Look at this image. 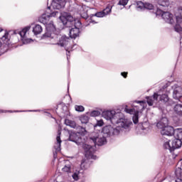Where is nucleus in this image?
<instances>
[{
    "mask_svg": "<svg viewBox=\"0 0 182 182\" xmlns=\"http://www.w3.org/2000/svg\"><path fill=\"white\" fill-rule=\"evenodd\" d=\"M127 2H129V0H119L118 2V5L126 6V5H127Z\"/></svg>",
    "mask_w": 182,
    "mask_h": 182,
    "instance_id": "obj_39",
    "label": "nucleus"
},
{
    "mask_svg": "<svg viewBox=\"0 0 182 182\" xmlns=\"http://www.w3.org/2000/svg\"><path fill=\"white\" fill-rule=\"evenodd\" d=\"M65 5H66V0H53L51 6L47 7L46 12L38 18V21L41 23L47 25L49 18L56 16L59 14L58 11L65 8Z\"/></svg>",
    "mask_w": 182,
    "mask_h": 182,
    "instance_id": "obj_1",
    "label": "nucleus"
},
{
    "mask_svg": "<svg viewBox=\"0 0 182 182\" xmlns=\"http://www.w3.org/2000/svg\"><path fill=\"white\" fill-rule=\"evenodd\" d=\"M102 117H105L107 120H111L112 123H116L117 124V121L119 119H124V118H120V116H122V113L117 112L114 110L112 111H104L102 112Z\"/></svg>",
    "mask_w": 182,
    "mask_h": 182,
    "instance_id": "obj_5",
    "label": "nucleus"
},
{
    "mask_svg": "<svg viewBox=\"0 0 182 182\" xmlns=\"http://www.w3.org/2000/svg\"><path fill=\"white\" fill-rule=\"evenodd\" d=\"M173 112L178 116H182V104H176L173 107Z\"/></svg>",
    "mask_w": 182,
    "mask_h": 182,
    "instance_id": "obj_22",
    "label": "nucleus"
},
{
    "mask_svg": "<svg viewBox=\"0 0 182 182\" xmlns=\"http://www.w3.org/2000/svg\"><path fill=\"white\" fill-rule=\"evenodd\" d=\"M22 42L23 45H28V43H32L33 40L32 38H23Z\"/></svg>",
    "mask_w": 182,
    "mask_h": 182,
    "instance_id": "obj_36",
    "label": "nucleus"
},
{
    "mask_svg": "<svg viewBox=\"0 0 182 182\" xmlns=\"http://www.w3.org/2000/svg\"><path fill=\"white\" fill-rule=\"evenodd\" d=\"M80 120L82 124H86L89 122V117L87 115H82L80 117Z\"/></svg>",
    "mask_w": 182,
    "mask_h": 182,
    "instance_id": "obj_29",
    "label": "nucleus"
},
{
    "mask_svg": "<svg viewBox=\"0 0 182 182\" xmlns=\"http://www.w3.org/2000/svg\"><path fill=\"white\" fill-rule=\"evenodd\" d=\"M81 18H82V19H85L87 22H89V23H90V21L89 20L90 19V14H87V12H84L81 14Z\"/></svg>",
    "mask_w": 182,
    "mask_h": 182,
    "instance_id": "obj_31",
    "label": "nucleus"
},
{
    "mask_svg": "<svg viewBox=\"0 0 182 182\" xmlns=\"http://www.w3.org/2000/svg\"><path fill=\"white\" fill-rule=\"evenodd\" d=\"M121 75L124 78L127 77V73H126V72L122 73Z\"/></svg>",
    "mask_w": 182,
    "mask_h": 182,
    "instance_id": "obj_47",
    "label": "nucleus"
},
{
    "mask_svg": "<svg viewBox=\"0 0 182 182\" xmlns=\"http://www.w3.org/2000/svg\"><path fill=\"white\" fill-rule=\"evenodd\" d=\"M117 124L118 125L116 128H113L111 125L104 127L102 130L103 136L105 137L117 136L120 134V132L129 129L133 123L127 119H119L117 121Z\"/></svg>",
    "mask_w": 182,
    "mask_h": 182,
    "instance_id": "obj_2",
    "label": "nucleus"
},
{
    "mask_svg": "<svg viewBox=\"0 0 182 182\" xmlns=\"http://www.w3.org/2000/svg\"><path fill=\"white\" fill-rule=\"evenodd\" d=\"M47 32H46L43 36H41V39H50L52 38V31H55V25L53 23H50L48 24V26L46 27Z\"/></svg>",
    "mask_w": 182,
    "mask_h": 182,
    "instance_id": "obj_11",
    "label": "nucleus"
},
{
    "mask_svg": "<svg viewBox=\"0 0 182 182\" xmlns=\"http://www.w3.org/2000/svg\"><path fill=\"white\" fill-rule=\"evenodd\" d=\"M162 19L167 23L173 25L174 23V19H173V14L168 11H165L162 14Z\"/></svg>",
    "mask_w": 182,
    "mask_h": 182,
    "instance_id": "obj_13",
    "label": "nucleus"
},
{
    "mask_svg": "<svg viewBox=\"0 0 182 182\" xmlns=\"http://www.w3.org/2000/svg\"><path fill=\"white\" fill-rule=\"evenodd\" d=\"M80 167L82 170H86L90 167V161H89V159H83L81 162Z\"/></svg>",
    "mask_w": 182,
    "mask_h": 182,
    "instance_id": "obj_24",
    "label": "nucleus"
},
{
    "mask_svg": "<svg viewBox=\"0 0 182 182\" xmlns=\"http://www.w3.org/2000/svg\"><path fill=\"white\" fill-rule=\"evenodd\" d=\"M174 128L171 126H167L164 129H161V134L162 136H174Z\"/></svg>",
    "mask_w": 182,
    "mask_h": 182,
    "instance_id": "obj_15",
    "label": "nucleus"
},
{
    "mask_svg": "<svg viewBox=\"0 0 182 182\" xmlns=\"http://www.w3.org/2000/svg\"><path fill=\"white\" fill-rule=\"evenodd\" d=\"M168 126V119L167 117H163L157 124L156 127L158 129H161L163 130L164 129H166Z\"/></svg>",
    "mask_w": 182,
    "mask_h": 182,
    "instance_id": "obj_18",
    "label": "nucleus"
},
{
    "mask_svg": "<svg viewBox=\"0 0 182 182\" xmlns=\"http://www.w3.org/2000/svg\"><path fill=\"white\" fill-rule=\"evenodd\" d=\"M59 19L65 28H72V25L75 23V18L68 12H60Z\"/></svg>",
    "mask_w": 182,
    "mask_h": 182,
    "instance_id": "obj_4",
    "label": "nucleus"
},
{
    "mask_svg": "<svg viewBox=\"0 0 182 182\" xmlns=\"http://www.w3.org/2000/svg\"><path fill=\"white\" fill-rule=\"evenodd\" d=\"M160 97V101L163 102V103H166V106H171L173 105V101L168 99V95L164 94L162 95H159L157 93H154L151 97H146V100L149 106H153L154 103V100H157V97Z\"/></svg>",
    "mask_w": 182,
    "mask_h": 182,
    "instance_id": "obj_3",
    "label": "nucleus"
},
{
    "mask_svg": "<svg viewBox=\"0 0 182 182\" xmlns=\"http://www.w3.org/2000/svg\"><path fill=\"white\" fill-rule=\"evenodd\" d=\"M124 112H126V113H129V114H134V112H136V110L134 109H129L126 107L124 109Z\"/></svg>",
    "mask_w": 182,
    "mask_h": 182,
    "instance_id": "obj_38",
    "label": "nucleus"
},
{
    "mask_svg": "<svg viewBox=\"0 0 182 182\" xmlns=\"http://www.w3.org/2000/svg\"><path fill=\"white\" fill-rule=\"evenodd\" d=\"M2 31H4V29L0 27V32H2Z\"/></svg>",
    "mask_w": 182,
    "mask_h": 182,
    "instance_id": "obj_50",
    "label": "nucleus"
},
{
    "mask_svg": "<svg viewBox=\"0 0 182 182\" xmlns=\"http://www.w3.org/2000/svg\"><path fill=\"white\" fill-rule=\"evenodd\" d=\"M90 140L94 143L95 146H104V144L107 143L106 136H104V135L101 136L100 131L99 132H92Z\"/></svg>",
    "mask_w": 182,
    "mask_h": 182,
    "instance_id": "obj_6",
    "label": "nucleus"
},
{
    "mask_svg": "<svg viewBox=\"0 0 182 182\" xmlns=\"http://www.w3.org/2000/svg\"><path fill=\"white\" fill-rule=\"evenodd\" d=\"M136 103H139L140 106H143V107H144V101H135Z\"/></svg>",
    "mask_w": 182,
    "mask_h": 182,
    "instance_id": "obj_46",
    "label": "nucleus"
},
{
    "mask_svg": "<svg viewBox=\"0 0 182 182\" xmlns=\"http://www.w3.org/2000/svg\"><path fill=\"white\" fill-rule=\"evenodd\" d=\"M51 40L53 41V38H51Z\"/></svg>",
    "mask_w": 182,
    "mask_h": 182,
    "instance_id": "obj_52",
    "label": "nucleus"
},
{
    "mask_svg": "<svg viewBox=\"0 0 182 182\" xmlns=\"http://www.w3.org/2000/svg\"><path fill=\"white\" fill-rule=\"evenodd\" d=\"M75 109L76 112H85V107L82 105H75Z\"/></svg>",
    "mask_w": 182,
    "mask_h": 182,
    "instance_id": "obj_37",
    "label": "nucleus"
},
{
    "mask_svg": "<svg viewBox=\"0 0 182 182\" xmlns=\"http://www.w3.org/2000/svg\"><path fill=\"white\" fill-rule=\"evenodd\" d=\"M97 126H99L100 127H102V126H103V121L102 120L98 121L96 125L95 126V127H97Z\"/></svg>",
    "mask_w": 182,
    "mask_h": 182,
    "instance_id": "obj_45",
    "label": "nucleus"
},
{
    "mask_svg": "<svg viewBox=\"0 0 182 182\" xmlns=\"http://www.w3.org/2000/svg\"><path fill=\"white\" fill-rule=\"evenodd\" d=\"M72 177L74 180H75V181H77V180H79V173H74L73 175H72Z\"/></svg>",
    "mask_w": 182,
    "mask_h": 182,
    "instance_id": "obj_42",
    "label": "nucleus"
},
{
    "mask_svg": "<svg viewBox=\"0 0 182 182\" xmlns=\"http://www.w3.org/2000/svg\"><path fill=\"white\" fill-rule=\"evenodd\" d=\"M65 124H66V126L72 127L73 129H76V122L75 121H72L70 119H65Z\"/></svg>",
    "mask_w": 182,
    "mask_h": 182,
    "instance_id": "obj_26",
    "label": "nucleus"
},
{
    "mask_svg": "<svg viewBox=\"0 0 182 182\" xmlns=\"http://www.w3.org/2000/svg\"><path fill=\"white\" fill-rule=\"evenodd\" d=\"M0 53H5V51H1Z\"/></svg>",
    "mask_w": 182,
    "mask_h": 182,
    "instance_id": "obj_51",
    "label": "nucleus"
},
{
    "mask_svg": "<svg viewBox=\"0 0 182 182\" xmlns=\"http://www.w3.org/2000/svg\"><path fill=\"white\" fill-rule=\"evenodd\" d=\"M80 129H81V132L80 134L82 136H85V134H86V129L83 128L82 127H80Z\"/></svg>",
    "mask_w": 182,
    "mask_h": 182,
    "instance_id": "obj_44",
    "label": "nucleus"
},
{
    "mask_svg": "<svg viewBox=\"0 0 182 182\" xmlns=\"http://www.w3.org/2000/svg\"><path fill=\"white\" fill-rule=\"evenodd\" d=\"M173 97L175 100H179L181 102L182 98V87L178 86L174 88L173 92Z\"/></svg>",
    "mask_w": 182,
    "mask_h": 182,
    "instance_id": "obj_14",
    "label": "nucleus"
},
{
    "mask_svg": "<svg viewBox=\"0 0 182 182\" xmlns=\"http://www.w3.org/2000/svg\"><path fill=\"white\" fill-rule=\"evenodd\" d=\"M158 4L160 6H164V8L170 5L169 0H158Z\"/></svg>",
    "mask_w": 182,
    "mask_h": 182,
    "instance_id": "obj_27",
    "label": "nucleus"
},
{
    "mask_svg": "<svg viewBox=\"0 0 182 182\" xmlns=\"http://www.w3.org/2000/svg\"><path fill=\"white\" fill-rule=\"evenodd\" d=\"M90 116H92V117H95L96 116H100V112H99V111H92L90 113Z\"/></svg>",
    "mask_w": 182,
    "mask_h": 182,
    "instance_id": "obj_40",
    "label": "nucleus"
},
{
    "mask_svg": "<svg viewBox=\"0 0 182 182\" xmlns=\"http://www.w3.org/2000/svg\"><path fill=\"white\" fill-rule=\"evenodd\" d=\"M80 26H82V22H80L79 20L76 21L74 18V23L72 24L71 28H80Z\"/></svg>",
    "mask_w": 182,
    "mask_h": 182,
    "instance_id": "obj_32",
    "label": "nucleus"
},
{
    "mask_svg": "<svg viewBox=\"0 0 182 182\" xmlns=\"http://www.w3.org/2000/svg\"><path fill=\"white\" fill-rule=\"evenodd\" d=\"M173 137L175 139H178V140H182V129L178 128L176 129L174 132H173Z\"/></svg>",
    "mask_w": 182,
    "mask_h": 182,
    "instance_id": "obj_23",
    "label": "nucleus"
},
{
    "mask_svg": "<svg viewBox=\"0 0 182 182\" xmlns=\"http://www.w3.org/2000/svg\"><path fill=\"white\" fill-rule=\"evenodd\" d=\"M73 46H76V44H74Z\"/></svg>",
    "mask_w": 182,
    "mask_h": 182,
    "instance_id": "obj_53",
    "label": "nucleus"
},
{
    "mask_svg": "<svg viewBox=\"0 0 182 182\" xmlns=\"http://www.w3.org/2000/svg\"><path fill=\"white\" fill-rule=\"evenodd\" d=\"M102 12L105 14L106 15H109L110 12H112V6H107L104 10H102Z\"/></svg>",
    "mask_w": 182,
    "mask_h": 182,
    "instance_id": "obj_35",
    "label": "nucleus"
},
{
    "mask_svg": "<svg viewBox=\"0 0 182 182\" xmlns=\"http://www.w3.org/2000/svg\"><path fill=\"white\" fill-rule=\"evenodd\" d=\"M51 45H58V46H68L69 45V38L63 36L58 38L57 42L52 43Z\"/></svg>",
    "mask_w": 182,
    "mask_h": 182,
    "instance_id": "obj_12",
    "label": "nucleus"
},
{
    "mask_svg": "<svg viewBox=\"0 0 182 182\" xmlns=\"http://www.w3.org/2000/svg\"><path fill=\"white\" fill-rule=\"evenodd\" d=\"M167 86H168V84H166V85H164V89H166L167 87Z\"/></svg>",
    "mask_w": 182,
    "mask_h": 182,
    "instance_id": "obj_49",
    "label": "nucleus"
},
{
    "mask_svg": "<svg viewBox=\"0 0 182 182\" xmlns=\"http://www.w3.org/2000/svg\"><path fill=\"white\" fill-rule=\"evenodd\" d=\"M33 32L34 35H39V33L42 32V26L39 24H36L33 28Z\"/></svg>",
    "mask_w": 182,
    "mask_h": 182,
    "instance_id": "obj_25",
    "label": "nucleus"
},
{
    "mask_svg": "<svg viewBox=\"0 0 182 182\" xmlns=\"http://www.w3.org/2000/svg\"><path fill=\"white\" fill-rule=\"evenodd\" d=\"M65 49L66 52H68V53H67V59H69V54L70 53V50H72V47H65Z\"/></svg>",
    "mask_w": 182,
    "mask_h": 182,
    "instance_id": "obj_41",
    "label": "nucleus"
},
{
    "mask_svg": "<svg viewBox=\"0 0 182 182\" xmlns=\"http://www.w3.org/2000/svg\"><path fill=\"white\" fill-rule=\"evenodd\" d=\"M8 36H9V32L6 30L4 35L0 38V46H12L14 45Z\"/></svg>",
    "mask_w": 182,
    "mask_h": 182,
    "instance_id": "obj_10",
    "label": "nucleus"
},
{
    "mask_svg": "<svg viewBox=\"0 0 182 182\" xmlns=\"http://www.w3.org/2000/svg\"><path fill=\"white\" fill-rule=\"evenodd\" d=\"M182 145V141L181 139L175 138L173 140H168V141L165 142L164 144V149L169 150L171 151H174L176 149H180Z\"/></svg>",
    "mask_w": 182,
    "mask_h": 182,
    "instance_id": "obj_7",
    "label": "nucleus"
},
{
    "mask_svg": "<svg viewBox=\"0 0 182 182\" xmlns=\"http://www.w3.org/2000/svg\"><path fill=\"white\" fill-rule=\"evenodd\" d=\"M56 141L57 143L54 146V149H55L56 151H60V144L62 143V140L60 139V132L58 134Z\"/></svg>",
    "mask_w": 182,
    "mask_h": 182,
    "instance_id": "obj_21",
    "label": "nucleus"
},
{
    "mask_svg": "<svg viewBox=\"0 0 182 182\" xmlns=\"http://www.w3.org/2000/svg\"><path fill=\"white\" fill-rule=\"evenodd\" d=\"M142 6H138L139 9H147L148 11H151L154 9V6L150 3H143L141 2Z\"/></svg>",
    "mask_w": 182,
    "mask_h": 182,
    "instance_id": "obj_20",
    "label": "nucleus"
},
{
    "mask_svg": "<svg viewBox=\"0 0 182 182\" xmlns=\"http://www.w3.org/2000/svg\"><path fill=\"white\" fill-rule=\"evenodd\" d=\"M132 120L134 124H137L139 123V110H136L134 112Z\"/></svg>",
    "mask_w": 182,
    "mask_h": 182,
    "instance_id": "obj_30",
    "label": "nucleus"
},
{
    "mask_svg": "<svg viewBox=\"0 0 182 182\" xmlns=\"http://www.w3.org/2000/svg\"><path fill=\"white\" fill-rule=\"evenodd\" d=\"M175 18L176 19V24L174 26L175 31L178 33L182 32V28L181 26H180V23L182 22V17L181 16L175 14Z\"/></svg>",
    "mask_w": 182,
    "mask_h": 182,
    "instance_id": "obj_19",
    "label": "nucleus"
},
{
    "mask_svg": "<svg viewBox=\"0 0 182 182\" xmlns=\"http://www.w3.org/2000/svg\"><path fill=\"white\" fill-rule=\"evenodd\" d=\"M96 16L97 18H103L105 16H106V14L105 13V11H98L94 14H90V23H97V22H96L95 20H93V17Z\"/></svg>",
    "mask_w": 182,
    "mask_h": 182,
    "instance_id": "obj_17",
    "label": "nucleus"
},
{
    "mask_svg": "<svg viewBox=\"0 0 182 182\" xmlns=\"http://www.w3.org/2000/svg\"><path fill=\"white\" fill-rule=\"evenodd\" d=\"M68 140L76 143V144H82V143H85V136L82 135L80 132H71Z\"/></svg>",
    "mask_w": 182,
    "mask_h": 182,
    "instance_id": "obj_8",
    "label": "nucleus"
},
{
    "mask_svg": "<svg viewBox=\"0 0 182 182\" xmlns=\"http://www.w3.org/2000/svg\"><path fill=\"white\" fill-rule=\"evenodd\" d=\"M176 182H182L181 178H177V180H176Z\"/></svg>",
    "mask_w": 182,
    "mask_h": 182,
    "instance_id": "obj_48",
    "label": "nucleus"
},
{
    "mask_svg": "<svg viewBox=\"0 0 182 182\" xmlns=\"http://www.w3.org/2000/svg\"><path fill=\"white\" fill-rule=\"evenodd\" d=\"M29 29H31L30 26H27L24 28H23L22 31H21L19 32L20 36H21V38H23V36H25V35H26V32H28L29 31Z\"/></svg>",
    "mask_w": 182,
    "mask_h": 182,
    "instance_id": "obj_28",
    "label": "nucleus"
},
{
    "mask_svg": "<svg viewBox=\"0 0 182 182\" xmlns=\"http://www.w3.org/2000/svg\"><path fill=\"white\" fill-rule=\"evenodd\" d=\"M165 11H163V10L160 9H157L156 11V15L157 16H162V14H164Z\"/></svg>",
    "mask_w": 182,
    "mask_h": 182,
    "instance_id": "obj_43",
    "label": "nucleus"
},
{
    "mask_svg": "<svg viewBox=\"0 0 182 182\" xmlns=\"http://www.w3.org/2000/svg\"><path fill=\"white\" fill-rule=\"evenodd\" d=\"M62 171H63V173H67V174H69V173H72L70 165H65L62 168Z\"/></svg>",
    "mask_w": 182,
    "mask_h": 182,
    "instance_id": "obj_33",
    "label": "nucleus"
},
{
    "mask_svg": "<svg viewBox=\"0 0 182 182\" xmlns=\"http://www.w3.org/2000/svg\"><path fill=\"white\" fill-rule=\"evenodd\" d=\"M80 33V28L71 27L69 32V36L72 39H76V38H79Z\"/></svg>",
    "mask_w": 182,
    "mask_h": 182,
    "instance_id": "obj_16",
    "label": "nucleus"
},
{
    "mask_svg": "<svg viewBox=\"0 0 182 182\" xmlns=\"http://www.w3.org/2000/svg\"><path fill=\"white\" fill-rule=\"evenodd\" d=\"M175 174L177 178H181L182 177V169L181 168H177L175 171Z\"/></svg>",
    "mask_w": 182,
    "mask_h": 182,
    "instance_id": "obj_34",
    "label": "nucleus"
},
{
    "mask_svg": "<svg viewBox=\"0 0 182 182\" xmlns=\"http://www.w3.org/2000/svg\"><path fill=\"white\" fill-rule=\"evenodd\" d=\"M82 149L85 150V157L87 159H92L93 160H96L97 156L93 155V153H95V149L92 145L84 144L82 145Z\"/></svg>",
    "mask_w": 182,
    "mask_h": 182,
    "instance_id": "obj_9",
    "label": "nucleus"
}]
</instances>
